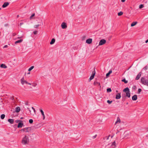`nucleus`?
I'll list each match as a JSON object with an SVG mask.
<instances>
[{
    "label": "nucleus",
    "mask_w": 148,
    "mask_h": 148,
    "mask_svg": "<svg viewBox=\"0 0 148 148\" xmlns=\"http://www.w3.org/2000/svg\"><path fill=\"white\" fill-rule=\"evenodd\" d=\"M145 42L146 43H147L148 42V39L146 40Z\"/></svg>",
    "instance_id": "nucleus-48"
},
{
    "label": "nucleus",
    "mask_w": 148,
    "mask_h": 148,
    "mask_svg": "<svg viewBox=\"0 0 148 148\" xmlns=\"http://www.w3.org/2000/svg\"><path fill=\"white\" fill-rule=\"evenodd\" d=\"M31 110V112H33V110Z\"/></svg>",
    "instance_id": "nucleus-56"
},
{
    "label": "nucleus",
    "mask_w": 148,
    "mask_h": 148,
    "mask_svg": "<svg viewBox=\"0 0 148 148\" xmlns=\"http://www.w3.org/2000/svg\"><path fill=\"white\" fill-rule=\"evenodd\" d=\"M21 121L18 120H16L15 121L16 122L18 123L19 121Z\"/></svg>",
    "instance_id": "nucleus-45"
},
{
    "label": "nucleus",
    "mask_w": 148,
    "mask_h": 148,
    "mask_svg": "<svg viewBox=\"0 0 148 148\" xmlns=\"http://www.w3.org/2000/svg\"><path fill=\"white\" fill-rule=\"evenodd\" d=\"M123 12H120L118 13V15L119 16H121L123 14Z\"/></svg>",
    "instance_id": "nucleus-31"
},
{
    "label": "nucleus",
    "mask_w": 148,
    "mask_h": 148,
    "mask_svg": "<svg viewBox=\"0 0 148 148\" xmlns=\"http://www.w3.org/2000/svg\"><path fill=\"white\" fill-rule=\"evenodd\" d=\"M112 73V71L111 70H110L109 71V72L106 74V77H108Z\"/></svg>",
    "instance_id": "nucleus-24"
},
{
    "label": "nucleus",
    "mask_w": 148,
    "mask_h": 148,
    "mask_svg": "<svg viewBox=\"0 0 148 148\" xmlns=\"http://www.w3.org/2000/svg\"><path fill=\"white\" fill-rule=\"evenodd\" d=\"M121 93H117L116 96V99H120L121 98Z\"/></svg>",
    "instance_id": "nucleus-10"
},
{
    "label": "nucleus",
    "mask_w": 148,
    "mask_h": 148,
    "mask_svg": "<svg viewBox=\"0 0 148 148\" xmlns=\"http://www.w3.org/2000/svg\"><path fill=\"white\" fill-rule=\"evenodd\" d=\"M30 84V85H31V84Z\"/></svg>",
    "instance_id": "nucleus-61"
},
{
    "label": "nucleus",
    "mask_w": 148,
    "mask_h": 148,
    "mask_svg": "<svg viewBox=\"0 0 148 148\" xmlns=\"http://www.w3.org/2000/svg\"><path fill=\"white\" fill-rule=\"evenodd\" d=\"M126 104H127V105L128 104V103H126Z\"/></svg>",
    "instance_id": "nucleus-59"
},
{
    "label": "nucleus",
    "mask_w": 148,
    "mask_h": 148,
    "mask_svg": "<svg viewBox=\"0 0 148 148\" xmlns=\"http://www.w3.org/2000/svg\"><path fill=\"white\" fill-rule=\"evenodd\" d=\"M92 42V38H88L86 41V42L88 44H90Z\"/></svg>",
    "instance_id": "nucleus-11"
},
{
    "label": "nucleus",
    "mask_w": 148,
    "mask_h": 148,
    "mask_svg": "<svg viewBox=\"0 0 148 148\" xmlns=\"http://www.w3.org/2000/svg\"><path fill=\"white\" fill-rule=\"evenodd\" d=\"M20 25H22L23 24V23H20Z\"/></svg>",
    "instance_id": "nucleus-50"
},
{
    "label": "nucleus",
    "mask_w": 148,
    "mask_h": 148,
    "mask_svg": "<svg viewBox=\"0 0 148 148\" xmlns=\"http://www.w3.org/2000/svg\"><path fill=\"white\" fill-rule=\"evenodd\" d=\"M33 33L35 35L36 34H37V31H34Z\"/></svg>",
    "instance_id": "nucleus-40"
},
{
    "label": "nucleus",
    "mask_w": 148,
    "mask_h": 148,
    "mask_svg": "<svg viewBox=\"0 0 148 148\" xmlns=\"http://www.w3.org/2000/svg\"><path fill=\"white\" fill-rule=\"evenodd\" d=\"M29 142L28 137L26 135H25L22 139L21 143L23 145L27 144Z\"/></svg>",
    "instance_id": "nucleus-1"
},
{
    "label": "nucleus",
    "mask_w": 148,
    "mask_h": 148,
    "mask_svg": "<svg viewBox=\"0 0 148 148\" xmlns=\"http://www.w3.org/2000/svg\"><path fill=\"white\" fill-rule=\"evenodd\" d=\"M144 7V5L143 4H141L139 5V8L140 9H141Z\"/></svg>",
    "instance_id": "nucleus-35"
},
{
    "label": "nucleus",
    "mask_w": 148,
    "mask_h": 148,
    "mask_svg": "<svg viewBox=\"0 0 148 148\" xmlns=\"http://www.w3.org/2000/svg\"><path fill=\"white\" fill-rule=\"evenodd\" d=\"M95 71H93L92 73V75L90 77L89 80L90 81L92 79H93L95 75Z\"/></svg>",
    "instance_id": "nucleus-6"
},
{
    "label": "nucleus",
    "mask_w": 148,
    "mask_h": 148,
    "mask_svg": "<svg viewBox=\"0 0 148 148\" xmlns=\"http://www.w3.org/2000/svg\"><path fill=\"white\" fill-rule=\"evenodd\" d=\"M112 91L111 88H108L107 89V92H110Z\"/></svg>",
    "instance_id": "nucleus-30"
},
{
    "label": "nucleus",
    "mask_w": 148,
    "mask_h": 148,
    "mask_svg": "<svg viewBox=\"0 0 148 148\" xmlns=\"http://www.w3.org/2000/svg\"><path fill=\"white\" fill-rule=\"evenodd\" d=\"M20 108L19 107H17L15 108V112H20Z\"/></svg>",
    "instance_id": "nucleus-15"
},
{
    "label": "nucleus",
    "mask_w": 148,
    "mask_h": 148,
    "mask_svg": "<svg viewBox=\"0 0 148 148\" xmlns=\"http://www.w3.org/2000/svg\"><path fill=\"white\" fill-rule=\"evenodd\" d=\"M123 91L125 92H130L129 88H125L123 90Z\"/></svg>",
    "instance_id": "nucleus-19"
},
{
    "label": "nucleus",
    "mask_w": 148,
    "mask_h": 148,
    "mask_svg": "<svg viewBox=\"0 0 148 148\" xmlns=\"http://www.w3.org/2000/svg\"><path fill=\"white\" fill-rule=\"evenodd\" d=\"M125 0H121V1L123 2H124L125 1Z\"/></svg>",
    "instance_id": "nucleus-47"
},
{
    "label": "nucleus",
    "mask_w": 148,
    "mask_h": 148,
    "mask_svg": "<svg viewBox=\"0 0 148 148\" xmlns=\"http://www.w3.org/2000/svg\"><path fill=\"white\" fill-rule=\"evenodd\" d=\"M9 3L8 2H5L2 5V7L3 8H5L7 7L9 5Z\"/></svg>",
    "instance_id": "nucleus-9"
},
{
    "label": "nucleus",
    "mask_w": 148,
    "mask_h": 148,
    "mask_svg": "<svg viewBox=\"0 0 148 148\" xmlns=\"http://www.w3.org/2000/svg\"><path fill=\"white\" fill-rule=\"evenodd\" d=\"M1 9V8H0V10Z\"/></svg>",
    "instance_id": "nucleus-60"
},
{
    "label": "nucleus",
    "mask_w": 148,
    "mask_h": 148,
    "mask_svg": "<svg viewBox=\"0 0 148 148\" xmlns=\"http://www.w3.org/2000/svg\"><path fill=\"white\" fill-rule=\"evenodd\" d=\"M25 131L26 132H28L29 131V130L30 129V127H27L25 128Z\"/></svg>",
    "instance_id": "nucleus-27"
},
{
    "label": "nucleus",
    "mask_w": 148,
    "mask_h": 148,
    "mask_svg": "<svg viewBox=\"0 0 148 148\" xmlns=\"http://www.w3.org/2000/svg\"><path fill=\"white\" fill-rule=\"evenodd\" d=\"M126 96L128 97L129 98L130 97V92H126Z\"/></svg>",
    "instance_id": "nucleus-23"
},
{
    "label": "nucleus",
    "mask_w": 148,
    "mask_h": 148,
    "mask_svg": "<svg viewBox=\"0 0 148 148\" xmlns=\"http://www.w3.org/2000/svg\"><path fill=\"white\" fill-rule=\"evenodd\" d=\"M28 108V109H29V112H30L31 114L32 115H34V114L35 113V109L33 107H32V109L31 110H33V112H31V110H30L28 108Z\"/></svg>",
    "instance_id": "nucleus-7"
},
{
    "label": "nucleus",
    "mask_w": 148,
    "mask_h": 148,
    "mask_svg": "<svg viewBox=\"0 0 148 148\" xmlns=\"http://www.w3.org/2000/svg\"><path fill=\"white\" fill-rule=\"evenodd\" d=\"M121 81L123 82H124L125 83H127L128 82L127 80H126L125 79H124L122 80Z\"/></svg>",
    "instance_id": "nucleus-32"
},
{
    "label": "nucleus",
    "mask_w": 148,
    "mask_h": 148,
    "mask_svg": "<svg viewBox=\"0 0 148 148\" xmlns=\"http://www.w3.org/2000/svg\"><path fill=\"white\" fill-rule=\"evenodd\" d=\"M141 75V72H140L137 75L136 77V80H138L139 79Z\"/></svg>",
    "instance_id": "nucleus-13"
},
{
    "label": "nucleus",
    "mask_w": 148,
    "mask_h": 148,
    "mask_svg": "<svg viewBox=\"0 0 148 148\" xmlns=\"http://www.w3.org/2000/svg\"><path fill=\"white\" fill-rule=\"evenodd\" d=\"M141 82L142 83H148V78L142 77L141 79Z\"/></svg>",
    "instance_id": "nucleus-3"
},
{
    "label": "nucleus",
    "mask_w": 148,
    "mask_h": 148,
    "mask_svg": "<svg viewBox=\"0 0 148 148\" xmlns=\"http://www.w3.org/2000/svg\"><path fill=\"white\" fill-rule=\"evenodd\" d=\"M145 85H146L147 86H148V84H144Z\"/></svg>",
    "instance_id": "nucleus-52"
},
{
    "label": "nucleus",
    "mask_w": 148,
    "mask_h": 148,
    "mask_svg": "<svg viewBox=\"0 0 148 148\" xmlns=\"http://www.w3.org/2000/svg\"><path fill=\"white\" fill-rule=\"evenodd\" d=\"M0 67L1 68H7V66L5 65V64H2L1 65Z\"/></svg>",
    "instance_id": "nucleus-21"
},
{
    "label": "nucleus",
    "mask_w": 148,
    "mask_h": 148,
    "mask_svg": "<svg viewBox=\"0 0 148 148\" xmlns=\"http://www.w3.org/2000/svg\"><path fill=\"white\" fill-rule=\"evenodd\" d=\"M38 27L42 25V22L41 19H38Z\"/></svg>",
    "instance_id": "nucleus-5"
},
{
    "label": "nucleus",
    "mask_w": 148,
    "mask_h": 148,
    "mask_svg": "<svg viewBox=\"0 0 148 148\" xmlns=\"http://www.w3.org/2000/svg\"><path fill=\"white\" fill-rule=\"evenodd\" d=\"M30 73L29 72V73H27V74H29Z\"/></svg>",
    "instance_id": "nucleus-55"
},
{
    "label": "nucleus",
    "mask_w": 148,
    "mask_h": 148,
    "mask_svg": "<svg viewBox=\"0 0 148 148\" xmlns=\"http://www.w3.org/2000/svg\"><path fill=\"white\" fill-rule=\"evenodd\" d=\"M142 90L140 88H139L138 90V93H140V92Z\"/></svg>",
    "instance_id": "nucleus-38"
},
{
    "label": "nucleus",
    "mask_w": 148,
    "mask_h": 148,
    "mask_svg": "<svg viewBox=\"0 0 148 148\" xmlns=\"http://www.w3.org/2000/svg\"><path fill=\"white\" fill-rule=\"evenodd\" d=\"M132 88H133V89H134V90L136 89V86H134L132 87Z\"/></svg>",
    "instance_id": "nucleus-41"
},
{
    "label": "nucleus",
    "mask_w": 148,
    "mask_h": 148,
    "mask_svg": "<svg viewBox=\"0 0 148 148\" xmlns=\"http://www.w3.org/2000/svg\"><path fill=\"white\" fill-rule=\"evenodd\" d=\"M121 122V120L120 118L119 117H118L117 119V120L115 123V124H117L118 123H120Z\"/></svg>",
    "instance_id": "nucleus-18"
},
{
    "label": "nucleus",
    "mask_w": 148,
    "mask_h": 148,
    "mask_svg": "<svg viewBox=\"0 0 148 148\" xmlns=\"http://www.w3.org/2000/svg\"><path fill=\"white\" fill-rule=\"evenodd\" d=\"M35 15V14L34 13V14H33L32 15L30 16V19H32V17H33Z\"/></svg>",
    "instance_id": "nucleus-36"
},
{
    "label": "nucleus",
    "mask_w": 148,
    "mask_h": 148,
    "mask_svg": "<svg viewBox=\"0 0 148 148\" xmlns=\"http://www.w3.org/2000/svg\"><path fill=\"white\" fill-rule=\"evenodd\" d=\"M23 125V124L22 123H21V122L19 123L18 124L17 127L18 128L22 127V126Z\"/></svg>",
    "instance_id": "nucleus-17"
},
{
    "label": "nucleus",
    "mask_w": 148,
    "mask_h": 148,
    "mask_svg": "<svg viewBox=\"0 0 148 148\" xmlns=\"http://www.w3.org/2000/svg\"><path fill=\"white\" fill-rule=\"evenodd\" d=\"M61 27L63 29L66 28L67 27L66 23L64 22L62 23L61 24Z\"/></svg>",
    "instance_id": "nucleus-8"
},
{
    "label": "nucleus",
    "mask_w": 148,
    "mask_h": 148,
    "mask_svg": "<svg viewBox=\"0 0 148 148\" xmlns=\"http://www.w3.org/2000/svg\"><path fill=\"white\" fill-rule=\"evenodd\" d=\"M86 38V36H84L82 37V40H85Z\"/></svg>",
    "instance_id": "nucleus-33"
},
{
    "label": "nucleus",
    "mask_w": 148,
    "mask_h": 148,
    "mask_svg": "<svg viewBox=\"0 0 148 148\" xmlns=\"http://www.w3.org/2000/svg\"><path fill=\"white\" fill-rule=\"evenodd\" d=\"M106 40L104 39H102L100 40V41L99 46L102 45L106 43Z\"/></svg>",
    "instance_id": "nucleus-4"
},
{
    "label": "nucleus",
    "mask_w": 148,
    "mask_h": 148,
    "mask_svg": "<svg viewBox=\"0 0 148 148\" xmlns=\"http://www.w3.org/2000/svg\"><path fill=\"white\" fill-rule=\"evenodd\" d=\"M116 146L115 142L114 141L112 143L111 145L109 144L106 146L105 148H115Z\"/></svg>",
    "instance_id": "nucleus-2"
},
{
    "label": "nucleus",
    "mask_w": 148,
    "mask_h": 148,
    "mask_svg": "<svg viewBox=\"0 0 148 148\" xmlns=\"http://www.w3.org/2000/svg\"><path fill=\"white\" fill-rule=\"evenodd\" d=\"M21 83H29L27 81L24 80L23 77L21 79Z\"/></svg>",
    "instance_id": "nucleus-16"
},
{
    "label": "nucleus",
    "mask_w": 148,
    "mask_h": 148,
    "mask_svg": "<svg viewBox=\"0 0 148 148\" xmlns=\"http://www.w3.org/2000/svg\"><path fill=\"white\" fill-rule=\"evenodd\" d=\"M21 131H23V132H25V128L21 129Z\"/></svg>",
    "instance_id": "nucleus-42"
},
{
    "label": "nucleus",
    "mask_w": 148,
    "mask_h": 148,
    "mask_svg": "<svg viewBox=\"0 0 148 148\" xmlns=\"http://www.w3.org/2000/svg\"><path fill=\"white\" fill-rule=\"evenodd\" d=\"M97 134H95V136H92V138L94 139L97 136Z\"/></svg>",
    "instance_id": "nucleus-39"
},
{
    "label": "nucleus",
    "mask_w": 148,
    "mask_h": 148,
    "mask_svg": "<svg viewBox=\"0 0 148 148\" xmlns=\"http://www.w3.org/2000/svg\"><path fill=\"white\" fill-rule=\"evenodd\" d=\"M14 99V97H12L11 98V99H12V100H13V99Z\"/></svg>",
    "instance_id": "nucleus-49"
},
{
    "label": "nucleus",
    "mask_w": 148,
    "mask_h": 148,
    "mask_svg": "<svg viewBox=\"0 0 148 148\" xmlns=\"http://www.w3.org/2000/svg\"><path fill=\"white\" fill-rule=\"evenodd\" d=\"M125 100V97H123V99H122V101H124Z\"/></svg>",
    "instance_id": "nucleus-44"
},
{
    "label": "nucleus",
    "mask_w": 148,
    "mask_h": 148,
    "mask_svg": "<svg viewBox=\"0 0 148 148\" xmlns=\"http://www.w3.org/2000/svg\"><path fill=\"white\" fill-rule=\"evenodd\" d=\"M35 26H36V27H37V25H36Z\"/></svg>",
    "instance_id": "nucleus-57"
},
{
    "label": "nucleus",
    "mask_w": 148,
    "mask_h": 148,
    "mask_svg": "<svg viewBox=\"0 0 148 148\" xmlns=\"http://www.w3.org/2000/svg\"><path fill=\"white\" fill-rule=\"evenodd\" d=\"M8 47V46L7 45H5V46H4L3 48H7Z\"/></svg>",
    "instance_id": "nucleus-43"
},
{
    "label": "nucleus",
    "mask_w": 148,
    "mask_h": 148,
    "mask_svg": "<svg viewBox=\"0 0 148 148\" xmlns=\"http://www.w3.org/2000/svg\"><path fill=\"white\" fill-rule=\"evenodd\" d=\"M40 111L41 114L42 115L43 120H44L45 118V116L44 114L43 111L41 109H40Z\"/></svg>",
    "instance_id": "nucleus-12"
},
{
    "label": "nucleus",
    "mask_w": 148,
    "mask_h": 148,
    "mask_svg": "<svg viewBox=\"0 0 148 148\" xmlns=\"http://www.w3.org/2000/svg\"><path fill=\"white\" fill-rule=\"evenodd\" d=\"M21 119H23V118L22 117H21V118H20Z\"/></svg>",
    "instance_id": "nucleus-54"
},
{
    "label": "nucleus",
    "mask_w": 148,
    "mask_h": 148,
    "mask_svg": "<svg viewBox=\"0 0 148 148\" xmlns=\"http://www.w3.org/2000/svg\"><path fill=\"white\" fill-rule=\"evenodd\" d=\"M19 17V15H17V17L18 18Z\"/></svg>",
    "instance_id": "nucleus-53"
},
{
    "label": "nucleus",
    "mask_w": 148,
    "mask_h": 148,
    "mask_svg": "<svg viewBox=\"0 0 148 148\" xmlns=\"http://www.w3.org/2000/svg\"><path fill=\"white\" fill-rule=\"evenodd\" d=\"M112 102V101H110L109 100H108L107 101V102L109 104H111Z\"/></svg>",
    "instance_id": "nucleus-37"
},
{
    "label": "nucleus",
    "mask_w": 148,
    "mask_h": 148,
    "mask_svg": "<svg viewBox=\"0 0 148 148\" xmlns=\"http://www.w3.org/2000/svg\"><path fill=\"white\" fill-rule=\"evenodd\" d=\"M8 121L11 124H13L14 122V120L13 119H9L8 120Z\"/></svg>",
    "instance_id": "nucleus-20"
},
{
    "label": "nucleus",
    "mask_w": 148,
    "mask_h": 148,
    "mask_svg": "<svg viewBox=\"0 0 148 148\" xmlns=\"http://www.w3.org/2000/svg\"><path fill=\"white\" fill-rule=\"evenodd\" d=\"M137 23V22H134L131 24V26L133 27L136 25Z\"/></svg>",
    "instance_id": "nucleus-25"
},
{
    "label": "nucleus",
    "mask_w": 148,
    "mask_h": 148,
    "mask_svg": "<svg viewBox=\"0 0 148 148\" xmlns=\"http://www.w3.org/2000/svg\"><path fill=\"white\" fill-rule=\"evenodd\" d=\"M137 99V95H134L132 97V100L133 101H136Z\"/></svg>",
    "instance_id": "nucleus-14"
},
{
    "label": "nucleus",
    "mask_w": 148,
    "mask_h": 148,
    "mask_svg": "<svg viewBox=\"0 0 148 148\" xmlns=\"http://www.w3.org/2000/svg\"><path fill=\"white\" fill-rule=\"evenodd\" d=\"M34 68V66H32L30 68H29L28 70V71H31Z\"/></svg>",
    "instance_id": "nucleus-29"
},
{
    "label": "nucleus",
    "mask_w": 148,
    "mask_h": 148,
    "mask_svg": "<svg viewBox=\"0 0 148 148\" xmlns=\"http://www.w3.org/2000/svg\"><path fill=\"white\" fill-rule=\"evenodd\" d=\"M94 83H97V84H98V83H99V82H95Z\"/></svg>",
    "instance_id": "nucleus-51"
},
{
    "label": "nucleus",
    "mask_w": 148,
    "mask_h": 148,
    "mask_svg": "<svg viewBox=\"0 0 148 148\" xmlns=\"http://www.w3.org/2000/svg\"><path fill=\"white\" fill-rule=\"evenodd\" d=\"M55 41V40L54 38H53L52 39L51 41L50 42V44L51 45H52L54 44Z\"/></svg>",
    "instance_id": "nucleus-22"
},
{
    "label": "nucleus",
    "mask_w": 148,
    "mask_h": 148,
    "mask_svg": "<svg viewBox=\"0 0 148 148\" xmlns=\"http://www.w3.org/2000/svg\"><path fill=\"white\" fill-rule=\"evenodd\" d=\"M23 41L22 39H20L18 40H17V41H16L15 42V43L16 44L19 43Z\"/></svg>",
    "instance_id": "nucleus-26"
},
{
    "label": "nucleus",
    "mask_w": 148,
    "mask_h": 148,
    "mask_svg": "<svg viewBox=\"0 0 148 148\" xmlns=\"http://www.w3.org/2000/svg\"><path fill=\"white\" fill-rule=\"evenodd\" d=\"M5 115L4 114H2L1 116V118L2 119H3L5 117Z\"/></svg>",
    "instance_id": "nucleus-28"
},
{
    "label": "nucleus",
    "mask_w": 148,
    "mask_h": 148,
    "mask_svg": "<svg viewBox=\"0 0 148 148\" xmlns=\"http://www.w3.org/2000/svg\"><path fill=\"white\" fill-rule=\"evenodd\" d=\"M33 120L31 119H29V122L30 124L32 123L33 122Z\"/></svg>",
    "instance_id": "nucleus-34"
},
{
    "label": "nucleus",
    "mask_w": 148,
    "mask_h": 148,
    "mask_svg": "<svg viewBox=\"0 0 148 148\" xmlns=\"http://www.w3.org/2000/svg\"><path fill=\"white\" fill-rule=\"evenodd\" d=\"M116 92H118V90H116Z\"/></svg>",
    "instance_id": "nucleus-58"
},
{
    "label": "nucleus",
    "mask_w": 148,
    "mask_h": 148,
    "mask_svg": "<svg viewBox=\"0 0 148 148\" xmlns=\"http://www.w3.org/2000/svg\"><path fill=\"white\" fill-rule=\"evenodd\" d=\"M144 69H145V70H147V66H145L144 68Z\"/></svg>",
    "instance_id": "nucleus-46"
}]
</instances>
